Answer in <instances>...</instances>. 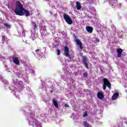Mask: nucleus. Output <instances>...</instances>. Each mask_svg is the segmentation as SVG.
Instances as JSON below:
<instances>
[{"mask_svg":"<svg viewBox=\"0 0 127 127\" xmlns=\"http://www.w3.org/2000/svg\"><path fill=\"white\" fill-rule=\"evenodd\" d=\"M14 12L17 15H20V16L23 15L29 16L30 15L29 11L23 7V5H22V4L19 1H17L15 3Z\"/></svg>","mask_w":127,"mask_h":127,"instance_id":"obj_1","label":"nucleus"},{"mask_svg":"<svg viewBox=\"0 0 127 127\" xmlns=\"http://www.w3.org/2000/svg\"><path fill=\"white\" fill-rule=\"evenodd\" d=\"M64 18L66 22L68 23V24L71 25L72 24V23H73V21L72 20V19H71V17L68 15L66 14H64Z\"/></svg>","mask_w":127,"mask_h":127,"instance_id":"obj_2","label":"nucleus"},{"mask_svg":"<svg viewBox=\"0 0 127 127\" xmlns=\"http://www.w3.org/2000/svg\"><path fill=\"white\" fill-rule=\"evenodd\" d=\"M64 53L66 57H68V58H71V56H70V52H69V48L67 46H65L64 48Z\"/></svg>","mask_w":127,"mask_h":127,"instance_id":"obj_3","label":"nucleus"},{"mask_svg":"<svg viewBox=\"0 0 127 127\" xmlns=\"http://www.w3.org/2000/svg\"><path fill=\"white\" fill-rule=\"evenodd\" d=\"M103 84L104 85H107L108 88L111 89L112 87V84H111V82L109 81V80L107 78H103Z\"/></svg>","mask_w":127,"mask_h":127,"instance_id":"obj_4","label":"nucleus"},{"mask_svg":"<svg viewBox=\"0 0 127 127\" xmlns=\"http://www.w3.org/2000/svg\"><path fill=\"white\" fill-rule=\"evenodd\" d=\"M75 42L77 45H79L80 49H83V45L82 44V42H81V41H80V40H79V39H77V38H76Z\"/></svg>","mask_w":127,"mask_h":127,"instance_id":"obj_5","label":"nucleus"},{"mask_svg":"<svg viewBox=\"0 0 127 127\" xmlns=\"http://www.w3.org/2000/svg\"><path fill=\"white\" fill-rule=\"evenodd\" d=\"M13 62L15 63L16 65H19V64H20L18 57L13 58Z\"/></svg>","mask_w":127,"mask_h":127,"instance_id":"obj_6","label":"nucleus"},{"mask_svg":"<svg viewBox=\"0 0 127 127\" xmlns=\"http://www.w3.org/2000/svg\"><path fill=\"white\" fill-rule=\"evenodd\" d=\"M117 52L118 53L117 57L121 58L122 57V53H123V49L121 48L118 49Z\"/></svg>","mask_w":127,"mask_h":127,"instance_id":"obj_7","label":"nucleus"},{"mask_svg":"<svg viewBox=\"0 0 127 127\" xmlns=\"http://www.w3.org/2000/svg\"><path fill=\"white\" fill-rule=\"evenodd\" d=\"M97 97L99 100H102V99H104V94H103V92H98L97 93Z\"/></svg>","mask_w":127,"mask_h":127,"instance_id":"obj_8","label":"nucleus"},{"mask_svg":"<svg viewBox=\"0 0 127 127\" xmlns=\"http://www.w3.org/2000/svg\"><path fill=\"white\" fill-rule=\"evenodd\" d=\"M86 29L87 31V32H89V33H92L93 32V27L87 26L86 27Z\"/></svg>","mask_w":127,"mask_h":127,"instance_id":"obj_9","label":"nucleus"},{"mask_svg":"<svg viewBox=\"0 0 127 127\" xmlns=\"http://www.w3.org/2000/svg\"><path fill=\"white\" fill-rule=\"evenodd\" d=\"M37 123H38V121L37 120H34L33 121V124H32V126L33 127H38V126H37Z\"/></svg>","mask_w":127,"mask_h":127,"instance_id":"obj_10","label":"nucleus"},{"mask_svg":"<svg viewBox=\"0 0 127 127\" xmlns=\"http://www.w3.org/2000/svg\"><path fill=\"white\" fill-rule=\"evenodd\" d=\"M53 102L54 106H55L56 108H59V105H58V103H57V101H56V100L53 99Z\"/></svg>","mask_w":127,"mask_h":127,"instance_id":"obj_11","label":"nucleus"},{"mask_svg":"<svg viewBox=\"0 0 127 127\" xmlns=\"http://www.w3.org/2000/svg\"><path fill=\"white\" fill-rule=\"evenodd\" d=\"M39 51H40V50L39 49H37L35 51L34 55L36 56V57H39Z\"/></svg>","mask_w":127,"mask_h":127,"instance_id":"obj_12","label":"nucleus"},{"mask_svg":"<svg viewBox=\"0 0 127 127\" xmlns=\"http://www.w3.org/2000/svg\"><path fill=\"white\" fill-rule=\"evenodd\" d=\"M81 4L80 3V2H79V1H77L76 2V9H77V10H80V9H81Z\"/></svg>","mask_w":127,"mask_h":127,"instance_id":"obj_13","label":"nucleus"},{"mask_svg":"<svg viewBox=\"0 0 127 127\" xmlns=\"http://www.w3.org/2000/svg\"><path fill=\"white\" fill-rule=\"evenodd\" d=\"M119 97V93H116L112 96V100H116Z\"/></svg>","mask_w":127,"mask_h":127,"instance_id":"obj_14","label":"nucleus"},{"mask_svg":"<svg viewBox=\"0 0 127 127\" xmlns=\"http://www.w3.org/2000/svg\"><path fill=\"white\" fill-rule=\"evenodd\" d=\"M88 61V59H87V56H82V62L83 63H87V62Z\"/></svg>","mask_w":127,"mask_h":127,"instance_id":"obj_15","label":"nucleus"},{"mask_svg":"<svg viewBox=\"0 0 127 127\" xmlns=\"http://www.w3.org/2000/svg\"><path fill=\"white\" fill-rule=\"evenodd\" d=\"M83 126L85 127H89L90 125L87 123V122H83Z\"/></svg>","mask_w":127,"mask_h":127,"instance_id":"obj_16","label":"nucleus"},{"mask_svg":"<svg viewBox=\"0 0 127 127\" xmlns=\"http://www.w3.org/2000/svg\"><path fill=\"white\" fill-rule=\"evenodd\" d=\"M14 84L17 87H20V81H17L14 83Z\"/></svg>","mask_w":127,"mask_h":127,"instance_id":"obj_17","label":"nucleus"},{"mask_svg":"<svg viewBox=\"0 0 127 127\" xmlns=\"http://www.w3.org/2000/svg\"><path fill=\"white\" fill-rule=\"evenodd\" d=\"M32 24L33 27H34V29H35V28H37V25H36V23H35V22H33L32 23Z\"/></svg>","mask_w":127,"mask_h":127,"instance_id":"obj_18","label":"nucleus"},{"mask_svg":"<svg viewBox=\"0 0 127 127\" xmlns=\"http://www.w3.org/2000/svg\"><path fill=\"white\" fill-rule=\"evenodd\" d=\"M57 55H60V54H61V51L60 50V49H57Z\"/></svg>","mask_w":127,"mask_h":127,"instance_id":"obj_19","label":"nucleus"},{"mask_svg":"<svg viewBox=\"0 0 127 127\" xmlns=\"http://www.w3.org/2000/svg\"><path fill=\"white\" fill-rule=\"evenodd\" d=\"M83 64H84L85 67H86V68H87V69H89V67H88L89 65L88 64V63H83Z\"/></svg>","mask_w":127,"mask_h":127,"instance_id":"obj_20","label":"nucleus"},{"mask_svg":"<svg viewBox=\"0 0 127 127\" xmlns=\"http://www.w3.org/2000/svg\"><path fill=\"white\" fill-rule=\"evenodd\" d=\"M2 42H4L5 41V35L2 36Z\"/></svg>","mask_w":127,"mask_h":127,"instance_id":"obj_21","label":"nucleus"},{"mask_svg":"<svg viewBox=\"0 0 127 127\" xmlns=\"http://www.w3.org/2000/svg\"><path fill=\"white\" fill-rule=\"evenodd\" d=\"M83 77L84 78H87V77H88V73L87 72H84L83 73Z\"/></svg>","mask_w":127,"mask_h":127,"instance_id":"obj_22","label":"nucleus"},{"mask_svg":"<svg viewBox=\"0 0 127 127\" xmlns=\"http://www.w3.org/2000/svg\"><path fill=\"white\" fill-rule=\"evenodd\" d=\"M107 85L106 84H104L103 85V90L105 91L106 90V89H107Z\"/></svg>","mask_w":127,"mask_h":127,"instance_id":"obj_23","label":"nucleus"},{"mask_svg":"<svg viewBox=\"0 0 127 127\" xmlns=\"http://www.w3.org/2000/svg\"><path fill=\"white\" fill-rule=\"evenodd\" d=\"M4 25L6 27H7V28H9V27H10V26L9 25L7 24V23L4 24Z\"/></svg>","mask_w":127,"mask_h":127,"instance_id":"obj_24","label":"nucleus"},{"mask_svg":"<svg viewBox=\"0 0 127 127\" xmlns=\"http://www.w3.org/2000/svg\"><path fill=\"white\" fill-rule=\"evenodd\" d=\"M95 39L96 40V42H100V40H99V39L95 38Z\"/></svg>","mask_w":127,"mask_h":127,"instance_id":"obj_25","label":"nucleus"},{"mask_svg":"<svg viewBox=\"0 0 127 127\" xmlns=\"http://www.w3.org/2000/svg\"><path fill=\"white\" fill-rule=\"evenodd\" d=\"M64 107L65 108H69V105H68L67 104H65Z\"/></svg>","mask_w":127,"mask_h":127,"instance_id":"obj_26","label":"nucleus"},{"mask_svg":"<svg viewBox=\"0 0 127 127\" xmlns=\"http://www.w3.org/2000/svg\"><path fill=\"white\" fill-rule=\"evenodd\" d=\"M87 116H88V114H87V113H85L84 115V117H87Z\"/></svg>","mask_w":127,"mask_h":127,"instance_id":"obj_27","label":"nucleus"},{"mask_svg":"<svg viewBox=\"0 0 127 127\" xmlns=\"http://www.w3.org/2000/svg\"><path fill=\"white\" fill-rule=\"evenodd\" d=\"M53 93V90H51V93L52 94Z\"/></svg>","mask_w":127,"mask_h":127,"instance_id":"obj_28","label":"nucleus"}]
</instances>
